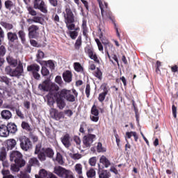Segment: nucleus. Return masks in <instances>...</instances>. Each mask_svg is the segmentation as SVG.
Instances as JSON below:
<instances>
[{
    "instance_id": "1",
    "label": "nucleus",
    "mask_w": 178,
    "mask_h": 178,
    "mask_svg": "<svg viewBox=\"0 0 178 178\" xmlns=\"http://www.w3.org/2000/svg\"><path fill=\"white\" fill-rule=\"evenodd\" d=\"M99 6L100 8L101 14L102 17H108L110 20H112L114 27L116 31L117 36L118 38H120V33H119V29H118V26L116 25V22H115V19H112V13L109 10V7L108 6V3L105 2L104 0H97Z\"/></svg>"
},
{
    "instance_id": "2",
    "label": "nucleus",
    "mask_w": 178,
    "mask_h": 178,
    "mask_svg": "<svg viewBox=\"0 0 178 178\" xmlns=\"http://www.w3.org/2000/svg\"><path fill=\"white\" fill-rule=\"evenodd\" d=\"M64 15V22L66 24V27L72 31L76 28V24H74L75 17L73 14V11L70 8V6H65V12L63 13Z\"/></svg>"
},
{
    "instance_id": "3",
    "label": "nucleus",
    "mask_w": 178,
    "mask_h": 178,
    "mask_svg": "<svg viewBox=\"0 0 178 178\" xmlns=\"http://www.w3.org/2000/svg\"><path fill=\"white\" fill-rule=\"evenodd\" d=\"M72 92V90L67 89H63L60 91L57 92L58 95L64 99H66L68 102H74L76 101V97L79 95V93L76 91V89H73Z\"/></svg>"
},
{
    "instance_id": "4",
    "label": "nucleus",
    "mask_w": 178,
    "mask_h": 178,
    "mask_svg": "<svg viewBox=\"0 0 178 178\" xmlns=\"http://www.w3.org/2000/svg\"><path fill=\"white\" fill-rule=\"evenodd\" d=\"M38 88L42 90V91H49L50 92L59 91V86L55 83H51L48 79L39 84Z\"/></svg>"
},
{
    "instance_id": "5",
    "label": "nucleus",
    "mask_w": 178,
    "mask_h": 178,
    "mask_svg": "<svg viewBox=\"0 0 178 178\" xmlns=\"http://www.w3.org/2000/svg\"><path fill=\"white\" fill-rule=\"evenodd\" d=\"M10 160L11 162H15L19 168L26 166V161L23 159V154L19 151H13L10 154Z\"/></svg>"
},
{
    "instance_id": "6",
    "label": "nucleus",
    "mask_w": 178,
    "mask_h": 178,
    "mask_svg": "<svg viewBox=\"0 0 178 178\" xmlns=\"http://www.w3.org/2000/svg\"><path fill=\"white\" fill-rule=\"evenodd\" d=\"M29 38H35L37 40L40 36V26L32 24L28 28Z\"/></svg>"
},
{
    "instance_id": "7",
    "label": "nucleus",
    "mask_w": 178,
    "mask_h": 178,
    "mask_svg": "<svg viewBox=\"0 0 178 178\" xmlns=\"http://www.w3.org/2000/svg\"><path fill=\"white\" fill-rule=\"evenodd\" d=\"M34 9H38L42 13H48V9L44 0H33Z\"/></svg>"
},
{
    "instance_id": "8",
    "label": "nucleus",
    "mask_w": 178,
    "mask_h": 178,
    "mask_svg": "<svg viewBox=\"0 0 178 178\" xmlns=\"http://www.w3.org/2000/svg\"><path fill=\"white\" fill-rule=\"evenodd\" d=\"M97 140V136L92 134H88L87 135H85L83 138V143L85 145V147H88L92 145V143L94 141Z\"/></svg>"
},
{
    "instance_id": "9",
    "label": "nucleus",
    "mask_w": 178,
    "mask_h": 178,
    "mask_svg": "<svg viewBox=\"0 0 178 178\" xmlns=\"http://www.w3.org/2000/svg\"><path fill=\"white\" fill-rule=\"evenodd\" d=\"M20 140V147L23 151H29L32 147L31 140L30 138L24 136V138L19 139Z\"/></svg>"
},
{
    "instance_id": "10",
    "label": "nucleus",
    "mask_w": 178,
    "mask_h": 178,
    "mask_svg": "<svg viewBox=\"0 0 178 178\" xmlns=\"http://www.w3.org/2000/svg\"><path fill=\"white\" fill-rule=\"evenodd\" d=\"M70 171V170H67L62 166H56L54 168V173H55V175H57L58 177L64 178Z\"/></svg>"
},
{
    "instance_id": "11",
    "label": "nucleus",
    "mask_w": 178,
    "mask_h": 178,
    "mask_svg": "<svg viewBox=\"0 0 178 178\" xmlns=\"http://www.w3.org/2000/svg\"><path fill=\"white\" fill-rule=\"evenodd\" d=\"M103 92L99 94L98 101L100 102H104L105 101V98H106V95L109 92V88H108V85L106 83H103L101 86Z\"/></svg>"
},
{
    "instance_id": "12",
    "label": "nucleus",
    "mask_w": 178,
    "mask_h": 178,
    "mask_svg": "<svg viewBox=\"0 0 178 178\" xmlns=\"http://www.w3.org/2000/svg\"><path fill=\"white\" fill-rule=\"evenodd\" d=\"M91 114L92 115L90 116L92 122H97L99 120V110H98L95 104H93L92 106Z\"/></svg>"
},
{
    "instance_id": "13",
    "label": "nucleus",
    "mask_w": 178,
    "mask_h": 178,
    "mask_svg": "<svg viewBox=\"0 0 178 178\" xmlns=\"http://www.w3.org/2000/svg\"><path fill=\"white\" fill-rule=\"evenodd\" d=\"M50 115L52 119H55V120H60V119H63L65 118L63 112H59L56 108H51L50 110Z\"/></svg>"
},
{
    "instance_id": "14",
    "label": "nucleus",
    "mask_w": 178,
    "mask_h": 178,
    "mask_svg": "<svg viewBox=\"0 0 178 178\" xmlns=\"http://www.w3.org/2000/svg\"><path fill=\"white\" fill-rule=\"evenodd\" d=\"M85 52L88 55L89 58L94 60V62L98 64L100 63L98 56H97V54L94 53V49L90 47H86Z\"/></svg>"
},
{
    "instance_id": "15",
    "label": "nucleus",
    "mask_w": 178,
    "mask_h": 178,
    "mask_svg": "<svg viewBox=\"0 0 178 178\" xmlns=\"http://www.w3.org/2000/svg\"><path fill=\"white\" fill-rule=\"evenodd\" d=\"M7 39L9 44H16L19 42V37L16 32L9 31L7 33Z\"/></svg>"
},
{
    "instance_id": "16",
    "label": "nucleus",
    "mask_w": 178,
    "mask_h": 178,
    "mask_svg": "<svg viewBox=\"0 0 178 178\" xmlns=\"http://www.w3.org/2000/svg\"><path fill=\"white\" fill-rule=\"evenodd\" d=\"M54 97H56V104L58 109H63L65 106H66V102H65L63 97H60V95H58V92L56 93Z\"/></svg>"
},
{
    "instance_id": "17",
    "label": "nucleus",
    "mask_w": 178,
    "mask_h": 178,
    "mask_svg": "<svg viewBox=\"0 0 178 178\" xmlns=\"http://www.w3.org/2000/svg\"><path fill=\"white\" fill-rule=\"evenodd\" d=\"M23 73V64L22 62H19L17 67L13 70V74L11 77H19Z\"/></svg>"
},
{
    "instance_id": "18",
    "label": "nucleus",
    "mask_w": 178,
    "mask_h": 178,
    "mask_svg": "<svg viewBox=\"0 0 178 178\" xmlns=\"http://www.w3.org/2000/svg\"><path fill=\"white\" fill-rule=\"evenodd\" d=\"M63 79L65 83H72V81L73 80V74L72 73V71L65 70L63 73Z\"/></svg>"
},
{
    "instance_id": "19",
    "label": "nucleus",
    "mask_w": 178,
    "mask_h": 178,
    "mask_svg": "<svg viewBox=\"0 0 178 178\" xmlns=\"http://www.w3.org/2000/svg\"><path fill=\"white\" fill-rule=\"evenodd\" d=\"M61 142L65 148H69L72 145L70 143V135H69V134L64 135L63 137L61 138Z\"/></svg>"
},
{
    "instance_id": "20",
    "label": "nucleus",
    "mask_w": 178,
    "mask_h": 178,
    "mask_svg": "<svg viewBox=\"0 0 178 178\" xmlns=\"http://www.w3.org/2000/svg\"><path fill=\"white\" fill-rule=\"evenodd\" d=\"M0 161L3 162V166H8L6 165V148L3 147L0 152Z\"/></svg>"
},
{
    "instance_id": "21",
    "label": "nucleus",
    "mask_w": 178,
    "mask_h": 178,
    "mask_svg": "<svg viewBox=\"0 0 178 178\" xmlns=\"http://www.w3.org/2000/svg\"><path fill=\"white\" fill-rule=\"evenodd\" d=\"M102 44L106 47H105V51L106 54H107V56L108 59H110V62H112L113 63V60L111 59V55L109 54V52L108 51V47H113V44L111 42H109V40H106L105 42H102Z\"/></svg>"
},
{
    "instance_id": "22",
    "label": "nucleus",
    "mask_w": 178,
    "mask_h": 178,
    "mask_svg": "<svg viewBox=\"0 0 178 178\" xmlns=\"http://www.w3.org/2000/svg\"><path fill=\"white\" fill-rule=\"evenodd\" d=\"M6 127L8 131V134L9 133H11L13 134L16 133V131H17V126H16L15 123L10 122L7 124Z\"/></svg>"
},
{
    "instance_id": "23",
    "label": "nucleus",
    "mask_w": 178,
    "mask_h": 178,
    "mask_svg": "<svg viewBox=\"0 0 178 178\" xmlns=\"http://www.w3.org/2000/svg\"><path fill=\"white\" fill-rule=\"evenodd\" d=\"M99 162L102 163L104 168H109L111 166V161L104 155L100 157Z\"/></svg>"
},
{
    "instance_id": "24",
    "label": "nucleus",
    "mask_w": 178,
    "mask_h": 178,
    "mask_svg": "<svg viewBox=\"0 0 178 178\" xmlns=\"http://www.w3.org/2000/svg\"><path fill=\"white\" fill-rule=\"evenodd\" d=\"M28 72H31V73H35L36 72H40V65L38 64H32L27 66Z\"/></svg>"
},
{
    "instance_id": "25",
    "label": "nucleus",
    "mask_w": 178,
    "mask_h": 178,
    "mask_svg": "<svg viewBox=\"0 0 178 178\" xmlns=\"http://www.w3.org/2000/svg\"><path fill=\"white\" fill-rule=\"evenodd\" d=\"M9 136V132L8 131V128L6 125H1L0 126V137H8Z\"/></svg>"
},
{
    "instance_id": "26",
    "label": "nucleus",
    "mask_w": 178,
    "mask_h": 178,
    "mask_svg": "<svg viewBox=\"0 0 178 178\" xmlns=\"http://www.w3.org/2000/svg\"><path fill=\"white\" fill-rule=\"evenodd\" d=\"M6 60L10 66H13V67H16V66H17V59H15L10 56H8L6 57Z\"/></svg>"
},
{
    "instance_id": "27",
    "label": "nucleus",
    "mask_w": 178,
    "mask_h": 178,
    "mask_svg": "<svg viewBox=\"0 0 178 178\" xmlns=\"http://www.w3.org/2000/svg\"><path fill=\"white\" fill-rule=\"evenodd\" d=\"M74 69L77 73H84V67L79 62L74 63Z\"/></svg>"
},
{
    "instance_id": "28",
    "label": "nucleus",
    "mask_w": 178,
    "mask_h": 178,
    "mask_svg": "<svg viewBox=\"0 0 178 178\" xmlns=\"http://www.w3.org/2000/svg\"><path fill=\"white\" fill-rule=\"evenodd\" d=\"M42 151L44 152V154L47 158H54V155H55V152H54V149H52V148H43Z\"/></svg>"
},
{
    "instance_id": "29",
    "label": "nucleus",
    "mask_w": 178,
    "mask_h": 178,
    "mask_svg": "<svg viewBox=\"0 0 178 178\" xmlns=\"http://www.w3.org/2000/svg\"><path fill=\"white\" fill-rule=\"evenodd\" d=\"M132 136H133L136 143H137V141H138V135L137 134V132H136V131L126 132L125 138H131Z\"/></svg>"
},
{
    "instance_id": "30",
    "label": "nucleus",
    "mask_w": 178,
    "mask_h": 178,
    "mask_svg": "<svg viewBox=\"0 0 178 178\" xmlns=\"http://www.w3.org/2000/svg\"><path fill=\"white\" fill-rule=\"evenodd\" d=\"M1 117L3 118V119L9 120V119L12 118V113L9 110H3L1 111Z\"/></svg>"
},
{
    "instance_id": "31",
    "label": "nucleus",
    "mask_w": 178,
    "mask_h": 178,
    "mask_svg": "<svg viewBox=\"0 0 178 178\" xmlns=\"http://www.w3.org/2000/svg\"><path fill=\"white\" fill-rule=\"evenodd\" d=\"M0 24L6 30H7V31H10V30H13V29H14L13 24H10V23H8V22L2 21L0 22Z\"/></svg>"
},
{
    "instance_id": "32",
    "label": "nucleus",
    "mask_w": 178,
    "mask_h": 178,
    "mask_svg": "<svg viewBox=\"0 0 178 178\" xmlns=\"http://www.w3.org/2000/svg\"><path fill=\"white\" fill-rule=\"evenodd\" d=\"M15 147H16V140H15V139H10L7 142V149H8V151L12 150Z\"/></svg>"
},
{
    "instance_id": "33",
    "label": "nucleus",
    "mask_w": 178,
    "mask_h": 178,
    "mask_svg": "<svg viewBox=\"0 0 178 178\" xmlns=\"http://www.w3.org/2000/svg\"><path fill=\"white\" fill-rule=\"evenodd\" d=\"M75 171L76 172L77 175H79V177H83V165L81 164H76Z\"/></svg>"
},
{
    "instance_id": "34",
    "label": "nucleus",
    "mask_w": 178,
    "mask_h": 178,
    "mask_svg": "<svg viewBox=\"0 0 178 178\" xmlns=\"http://www.w3.org/2000/svg\"><path fill=\"white\" fill-rule=\"evenodd\" d=\"M111 177V172L106 170H102L99 174V178H109Z\"/></svg>"
},
{
    "instance_id": "35",
    "label": "nucleus",
    "mask_w": 178,
    "mask_h": 178,
    "mask_svg": "<svg viewBox=\"0 0 178 178\" xmlns=\"http://www.w3.org/2000/svg\"><path fill=\"white\" fill-rule=\"evenodd\" d=\"M21 127L23 129V130H26V131H31V130H33L31 127H30V124L25 121L22 122Z\"/></svg>"
},
{
    "instance_id": "36",
    "label": "nucleus",
    "mask_w": 178,
    "mask_h": 178,
    "mask_svg": "<svg viewBox=\"0 0 178 178\" xmlns=\"http://www.w3.org/2000/svg\"><path fill=\"white\" fill-rule=\"evenodd\" d=\"M29 164L32 166H40V161L37 158L33 157L29 159Z\"/></svg>"
},
{
    "instance_id": "37",
    "label": "nucleus",
    "mask_w": 178,
    "mask_h": 178,
    "mask_svg": "<svg viewBox=\"0 0 178 178\" xmlns=\"http://www.w3.org/2000/svg\"><path fill=\"white\" fill-rule=\"evenodd\" d=\"M4 5H5L6 9H8V10H10L12 8H15V6H16V5H15L13 1L10 0L6 1L4 3Z\"/></svg>"
},
{
    "instance_id": "38",
    "label": "nucleus",
    "mask_w": 178,
    "mask_h": 178,
    "mask_svg": "<svg viewBox=\"0 0 178 178\" xmlns=\"http://www.w3.org/2000/svg\"><path fill=\"white\" fill-rule=\"evenodd\" d=\"M97 172L94 168H90L86 172V176L88 178H95Z\"/></svg>"
},
{
    "instance_id": "39",
    "label": "nucleus",
    "mask_w": 178,
    "mask_h": 178,
    "mask_svg": "<svg viewBox=\"0 0 178 178\" xmlns=\"http://www.w3.org/2000/svg\"><path fill=\"white\" fill-rule=\"evenodd\" d=\"M81 44H83V40H81V35H79L75 42L74 49L79 51L80 47H81Z\"/></svg>"
},
{
    "instance_id": "40",
    "label": "nucleus",
    "mask_w": 178,
    "mask_h": 178,
    "mask_svg": "<svg viewBox=\"0 0 178 178\" xmlns=\"http://www.w3.org/2000/svg\"><path fill=\"white\" fill-rule=\"evenodd\" d=\"M10 80L11 79L6 76H0L1 83H5L6 86H10V84H11Z\"/></svg>"
},
{
    "instance_id": "41",
    "label": "nucleus",
    "mask_w": 178,
    "mask_h": 178,
    "mask_svg": "<svg viewBox=\"0 0 178 178\" xmlns=\"http://www.w3.org/2000/svg\"><path fill=\"white\" fill-rule=\"evenodd\" d=\"M18 35L20 38L22 44H24L26 42V33H24V31L20 30L18 31Z\"/></svg>"
},
{
    "instance_id": "42",
    "label": "nucleus",
    "mask_w": 178,
    "mask_h": 178,
    "mask_svg": "<svg viewBox=\"0 0 178 178\" xmlns=\"http://www.w3.org/2000/svg\"><path fill=\"white\" fill-rule=\"evenodd\" d=\"M49 176V172H48L44 169H42L39 172V177L40 178H48Z\"/></svg>"
},
{
    "instance_id": "43",
    "label": "nucleus",
    "mask_w": 178,
    "mask_h": 178,
    "mask_svg": "<svg viewBox=\"0 0 178 178\" xmlns=\"http://www.w3.org/2000/svg\"><path fill=\"white\" fill-rule=\"evenodd\" d=\"M88 124L86 122H83L80 124L79 131L81 133V134H86V130H87Z\"/></svg>"
},
{
    "instance_id": "44",
    "label": "nucleus",
    "mask_w": 178,
    "mask_h": 178,
    "mask_svg": "<svg viewBox=\"0 0 178 178\" xmlns=\"http://www.w3.org/2000/svg\"><path fill=\"white\" fill-rule=\"evenodd\" d=\"M38 158L40 162H44V161H47V156L45 154V152H40V153L38 154Z\"/></svg>"
},
{
    "instance_id": "45",
    "label": "nucleus",
    "mask_w": 178,
    "mask_h": 178,
    "mask_svg": "<svg viewBox=\"0 0 178 178\" xmlns=\"http://www.w3.org/2000/svg\"><path fill=\"white\" fill-rule=\"evenodd\" d=\"M56 161L59 163V165H63V163H65V162H63V157L59 152L56 154Z\"/></svg>"
},
{
    "instance_id": "46",
    "label": "nucleus",
    "mask_w": 178,
    "mask_h": 178,
    "mask_svg": "<svg viewBox=\"0 0 178 178\" xmlns=\"http://www.w3.org/2000/svg\"><path fill=\"white\" fill-rule=\"evenodd\" d=\"M68 34L72 40H76V38H77L79 36V32L76 31H69Z\"/></svg>"
},
{
    "instance_id": "47",
    "label": "nucleus",
    "mask_w": 178,
    "mask_h": 178,
    "mask_svg": "<svg viewBox=\"0 0 178 178\" xmlns=\"http://www.w3.org/2000/svg\"><path fill=\"white\" fill-rule=\"evenodd\" d=\"M94 75L95 77L99 79V80H102V72H101V70L99 68H97V70L94 72Z\"/></svg>"
},
{
    "instance_id": "48",
    "label": "nucleus",
    "mask_w": 178,
    "mask_h": 178,
    "mask_svg": "<svg viewBox=\"0 0 178 178\" xmlns=\"http://www.w3.org/2000/svg\"><path fill=\"white\" fill-rule=\"evenodd\" d=\"M45 64H46V66L49 67V69H51V70H55V63H54V60H49L45 62Z\"/></svg>"
},
{
    "instance_id": "49",
    "label": "nucleus",
    "mask_w": 178,
    "mask_h": 178,
    "mask_svg": "<svg viewBox=\"0 0 178 178\" xmlns=\"http://www.w3.org/2000/svg\"><path fill=\"white\" fill-rule=\"evenodd\" d=\"M51 20H53V22H54L56 24H58V23H60V18L59 17V15H58V14L53 13V15H51Z\"/></svg>"
},
{
    "instance_id": "50",
    "label": "nucleus",
    "mask_w": 178,
    "mask_h": 178,
    "mask_svg": "<svg viewBox=\"0 0 178 178\" xmlns=\"http://www.w3.org/2000/svg\"><path fill=\"white\" fill-rule=\"evenodd\" d=\"M26 9L29 12V15H31V16H35L37 15V11L34 10V8L31 6H27Z\"/></svg>"
},
{
    "instance_id": "51",
    "label": "nucleus",
    "mask_w": 178,
    "mask_h": 178,
    "mask_svg": "<svg viewBox=\"0 0 178 178\" xmlns=\"http://www.w3.org/2000/svg\"><path fill=\"white\" fill-rule=\"evenodd\" d=\"M97 152H106V149L102 147V143L99 142L97 145Z\"/></svg>"
},
{
    "instance_id": "52",
    "label": "nucleus",
    "mask_w": 178,
    "mask_h": 178,
    "mask_svg": "<svg viewBox=\"0 0 178 178\" xmlns=\"http://www.w3.org/2000/svg\"><path fill=\"white\" fill-rule=\"evenodd\" d=\"M20 166H19V165L17 164H12L10 166V170L13 172H19V170H20Z\"/></svg>"
},
{
    "instance_id": "53",
    "label": "nucleus",
    "mask_w": 178,
    "mask_h": 178,
    "mask_svg": "<svg viewBox=\"0 0 178 178\" xmlns=\"http://www.w3.org/2000/svg\"><path fill=\"white\" fill-rule=\"evenodd\" d=\"M88 163L91 166H95V165H97V156H93L89 159Z\"/></svg>"
},
{
    "instance_id": "54",
    "label": "nucleus",
    "mask_w": 178,
    "mask_h": 178,
    "mask_svg": "<svg viewBox=\"0 0 178 178\" xmlns=\"http://www.w3.org/2000/svg\"><path fill=\"white\" fill-rule=\"evenodd\" d=\"M15 112H16L17 116H18L19 119H21L22 120L24 119V114L23 113V112H22V111H20V109L16 108Z\"/></svg>"
},
{
    "instance_id": "55",
    "label": "nucleus",
    "mask_w": 178,
    "mask_h": 178,
    "mask_svg": "<svg viewBox=\"0 0 178 178\" xmlns=\"http://www.w3.org/2000/svg\"><path fill=\"white\" fill-rule=\"evenodd\" d=\"M42 17L38 16H33V22L34 23H39L40 24H42Z\"/></svg>"
},
{
    "instance_id": "56",
    "label": "nucleus",
    "mask_w": 178,
    "mask_h": 178,
    "mask_svg": "<svg viewBox=\"0 0 178 178\" xmlns=\"http://www.w3.org/2000/svg\"><path fill=\"white\" fill-rule=\"evenodd\" d=\"M6 54V47L5 46H0V56H5Z\"/></svg>"
},
{
    "instance_id": "57",
    "label": "nucleus",
    "mask_w": 178,
    "mask_h": 178,
    "mask_svg": "<svg viewBox=\"0 0 178 178\" xmlns=\"http://www.w3.org/2000/svg\"><path fill=\"white\" fill-rule=\"evenodd\" d=\"M5 72L6 73V74H8L9 76H10L12 77L13 70H12V67H10V66L6 67Z\"/></svg>"
},
{
    "instance_id": "58",
    "label": "nucleus",
    "mask_w": 178,
    "mask_h": 178,
    "mask_svg": "<svg viewBox=\"0 0 178 178\" xmlns=\"http://www.w3.org/2000/svg\"><path fill=\"white\" fill-rule=\"evenodd\" d=\"M55 82L57 84H59V86H62V84L63 83V81H62V76H56L55 78Z\"/></svg>"
},
{
    "instance_id": "59",
    "label": "nucleus",
    "mask_w": 178,
    "mask_h": 178,
    "mask_svg": "<svg viewBox=\"0 0 178 178\" xmlns=\"http://www.w3.org/2000/svg\"><path fill=\"white\" fill-rule=\"evenodd\" d=\"M90 91H91V87L90 86V84H87L86 87V90H85L87 98H90Z\"/></svg>"
},
{
    "instance_id": "60",
    "label": "nucleus",
    "mask_w": 178,
    "mask_h": 178,
    "mask_svg": "<svg viewBox=\"0 0 178 178\" xmlns=\"http://www.w3.org/2000/svg\"><path fill=\"white\" fill-rule=\"evenodd\" d=\"M41 73L43 76H48V74H49V70H48L47 67H42L41 70Z\"/></svg>"
},
{
    "instance_id": "61",
    "label": "nucleus",
    "mask_w": 178,
    "mask_h": 178,
    "mask_svg": "<svg viewBox=\"0 0 178 178\" xmlns=\"http://www.w3.org/2000/svg\"><path fill=\"white\" fill-rule=\"evenodd\" d=\"M129 149H131V145H130L129 140H127V144L125 145V151L127 154H129V152H130Z\"/></svg>"
},
{
    "instance_id": "62",
    "label": "nucleus",
    "mask_w": 178,
    "mask_h": 178,
    "mask_svg": "<svg viewBox=\"0 0 178 178\" xmlns=\"http://www.w3.org/2000/svg\"><path fill=\"white\" fill-rule=\"evenodd\" d=\"M44 56H45V54L43 53V51L38 50L37 54L38 59H43Z\"/></svg>"
},
{
    "instance_id": "63",
    "label": "nucleus",
    "mask_w": 178,
    "mask_h": 178,
    "mask_svg": "<svg viewBox=\"0 0 178 178\" xmlns=\"http://www.w3.org/2000/svg\"><path fill=\"white\" fill-rule=\"evenodd\" d=\"M49 2L51 6H54V8H56L58 6V0H49Z\"/></svg>"
},
{
    "instance_id": "64",
    "label": "nucleus",
    "mask_w": 178,
    "mask_h": 178,
    "mask_svg": "<svg viewBox=\"0 0 178 178\" xmlns=\"http://www.w3.org/2000/svg\"><path fill=\"white\" fill-rule=\"evenodd\" d=\"M64 178H75L73 172L72 171H68L67 174L65 175Z\"/></svg>"
}]
</instances>
